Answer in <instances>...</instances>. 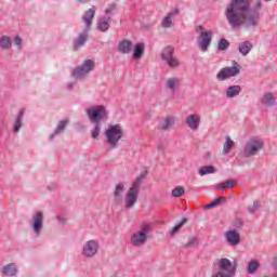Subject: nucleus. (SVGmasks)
<instances>
[{
	"mask_svg": "<svg viewBox=\"0 0 277 277\" xmlns=\"http://www.w3.org/2000/svg\"><path fill=\"white\" fill-rule=\"evenodd\" d=\"M262 8L261 0H256L253 9L250 0H232L225 10V17L232 29L245 27L249 31V29L259 27Z\"/></svg>",
	"mask_w": 277,
	"mask_h": 277,
	"instance_id": "1",
	"label": "nucleus"
},
{
	"mask_svg": "<svg viewBox=\"0 0 277 277\" xmlns=\"http://www.w3.org/2000/svg\"><path fill=\"white\" fill-rule=\"evenodd\" d=\"M94 14H96V11L94 9H89L82 16V21L85 24V29L83 32L79 34L76 39H74V51H79V49L84 47L88 42V38H90L88 31H90V27H92V18H94Z\"/></svg>",
	"mask_w": 277,
	"mask_h": 277,
	"instance_id": "2",
	"label": "nucleus"
},
{
	"mask_svg": "<svg viewBox=\"0 0 277 277\" xmlns=\"http://www.w3.org/2000/svg\"><path fill=\"white\" fill-rule=\"evenodd\" d=\"M144 179H146V175L141 174L129 188L124 199L126 209H133V207H135L137 196H140V187H142V181H144Z\"/></svg>",
	"mask_w": 277,
	"mask_h": 277,
	"instance_id": "3",
	"label": "nucleus"
},
{
	"mask_svg": "<svg viewBox=\"0 0 277 277\" xmlns=\"http://www.w3.org/2000/svg\"><path fill=\"white\" fill-rule=\"evenodd\" d=\"M85 114L90 122H92L93 124H101V122H105V120L109 118V113L107 111V108L103 105L89 107L85 109Z\"/></svg>",
	"mask_w": 277,
	"mask_h": 277,
	"instance_id": "4",
	"label": "nucleus"
},
{
	"mask_svg": "<svg viewBox=\"0 0 277 277\" xmlns=\"http://www.w3.org/2000/svg\"><path fill=\"white\" fill-rule=\"evenodd\" d=\"M237 272V266L226 258L219 261V271L211 277H234Z\"/></svg>",
	"mask_w": 277,
	"mask_h": 277,
	"instance_id": "5",
	"label": "nucleus"
},
{
	"mask_svg": "<svg viewBox=\"0 0 277 277\" xmlns=\"http://www.w3.org/2000/svg\"><path fill=\"white\" fill-rule=\"evenodd\" d=\"M263 141L259 137H251L243 148V157H254V155H259L261 150H263Z\"/></svg>",
	"mask_w": 277,
	"mask_h": 277,
	"instance_id": "6",
	"label": "nucleus"
},
{
	"mask_svg": "<svg viewBox=\"0 0 277 277\" xmlns=\"http://www.w3.org/2000/svg\"><path fill=\"white\" fill-rule=\"evenodd\" d=\"M105 135L107 137V143L113 146V148H116L118 146V142L122 140V135L124 133L122 132V127L120 124L110 126L106 132Z\"/></svg>",
	"mask_w": 277,
	"mask_h": 277,
	"instance_id": "7",
	"label": "nucleus"
},
{
	"mask_svg": "<svg viewBox=\"0 0 277 277\" xmlns=\"http://www.w3.org/2000/svg\"><path fill=\"white\" fill-rule=\"evenodd\" d=\"M94 61L85 60L81 66H78L72 70V77H75V79H83L88 72L94 70Z\"/></svg>",
	"mask_w": 277,
	"mask_h": 277,
	"instance_id": "8",
	"label": "nucleus"
},
{
	"mask_svg": "<svg viewBox=\"0 0 277 277\" xmlns=\"http://www.w3.org/2000/svg\"><path fill=\"white\" fill-rule=\"evenodd\" d=\"M161 58L168 64L169 68H179L181 66L179 58L174 57V48L172 47H167L162 50Z\"/></svg>",
	"mask_w": 277,
	"mask_h": 277,
	"instance_id": "9",
	"label": "nucleus"
},
{
	"mask_svg": "<svg viewBox=\"0 0 277 277\" xmlns=\"http://www.w3.org/2000/svg\"><path fill=\"white\" fill-rule=\"evenodd\" d=\"M239 68L240 66L237 63L232 67H224L216 74V79L219 81H226V79H230V77H237V75L241 72Z\"/></svg>",
	"mask_w": 277,
	"mask_h": 277,
	"instance_id": "10",
	"label": "nucleus"
},
{
	"mask_svg": "<svg viewBox=\"0 0 277 277\" xmlns=\"http://www.w3.org/2000/svg\"><path fill=\"white\" fill-rule=\"evenodd\" d=\"M44 227V213L37 211L32 214V230L36 237H40L42 228Z\"/></svg>",
	"mask_w": 277,
	"mask_h": 277,
	"instance_id": "11",
	"label": "nucleus"
},
{
	"mask_svg": "<svg viewBox=\"0 0 277 277\" xmlns=\"http://www.w3.org/2000/svg\"><path fill=\"white\" fill-rule=\"evenodd\" d=\"M100 245L97 240H89L84 243L82 248V254L87 259H92V256H96L98 253Z\"/></svg>",
	"mask_w": 277,
	"mask_h": 277,
	"instance_id": "12",
	"label": "nucleus"
},
{
	"mask_svg": "<svg viewBox=\"0 0 277 277\" xmlns=\"http://www.w3.org/2000/svg\"><path fill=\"white\" fill-rule=\"evenodd\" d=\"M201 42L199 43V49L203 53L209 51L211 45V40H213V32L211 30L200 32Z\"/></svg>",
	"mask_w": 277,
	"mask_h": 277,
	"instance_id": "13",
	"label": "nucleus"
},
{
	"mask_svg": "<svg viewBox=\"0 0 277 277\" xmlns=\"http://www.w3.org/2000/svg\"><path fill=\"white\" fill-rule=\"evenodd\" d=\"M225 238L229 246H239V243H241V235L237 229L227 230L225 233Z\"/></svg>",
	"mask_w": 277,
	"mask_h": 277,
	"instance_id": "14",
	"label": "nucleus"
},
{
	"mask_svg": "<svg viewBox=\"0 0 277 277\" xmlns=\"http://www.w3.org/2000/svg\"><path fill=\"white\" fill-rule=\"evenodd\" d=\"M185 122L188 129H190V131H198L200 127V115L198 114L188 115L186 117Z\"/></svg>",
	"mask_w": 277,
	"mask_h": 277,
	"instance_id": "15",
	"label": "nucleus"
},
{
	"mask_svg": "<svg viewBox=\"0 0 277 277\" xmlns=\"http://www.w3.org/2000/svg\"><path fill=\"white\" fill-rule=\"evenodd\" d=\"M148 241V236L144 234L143 232H137L132 235L131 237V243L132 246H135L136 248H140V246H144Z\"/></svg>",
	"mask_w": 277,
	"mask_h": 277,
	"instance_id": "16",
	"label": "nucleus"
},
{
	"mask_svg": "<svg viewBox=\"0 0 277 277\" xmlns=\"http://www.w3.org/2000/svg\"><path fill=\"white\" fill-rule=\"evenodd\" d=\"M180 14V10L179 8H175L173 11L169 12L161 21V27L163 29H170V27H172L173 23H172V17L173 16H179Z\"/></svg>",
	"mask_w": 277,
	"mask_h": 277,
	"instance_id": "17",
	"label": "nucleus"
},
{
	"mask_svg": "<svg viewBox=\"0 0 277 277\" xmlns=\"http://www.w3.org/2000/svg\"><path fill=\"white\" fill-rule=\"evenodd\" d=\"M117 51L119 53H122L123 55H127L133 51V41L129 39H123L122 41L119 42L117 47Z\"/></svg>",
	"mask_w": 277,
	"mask_h": 277,
	"instance_id": "18",
	"label": "nucleus"
},
{
	"mask_svg": "<svg viewBox=\"0 0 277 277\" xmlns=\"http://www.w3.org/2000/svg\"><path fill=\"white\" fill-rule=\"evenodd\" d=\"M69 123H70V119L61 120L57 123L54 130V133L50 135V140H53L55 135H60L61 133H64V131H66V127H68Z\"/></svg>",
	"mask_w": 277,
	"mask_h": 277,
	"instance_id": "19",
	"label": "nucleus"
},
{
	"mask_svg": "<svg viewBox=\"0 0 277 277\" xmlns=\"http://www.w3.org/2000/svg\"><path fill=\"white\" fill-rule=\"evenodd\" d=\"M111 22V17L109 15H104L97 21V29L98 31H107L109 29V23Z\"/></svg>",
	"mask_w": 277,
	"mask_h": 277,
	"instance_id": "20",
	"label": "nucleus"
},
{
	"mask_svg": "<svg viewBox=\"0 0 277 277\" xmlns=\"http://www.w3.org/2000/svg\"><path fill=\"white\" fill-rule=\"evenodd\" d=\"M17 273H18V269L16 268V265L14 263L6 264L2 268V276H4V277L16 276Z\"/></svg>",
	"mask_w": 277,
	"mask_h": 277,
	"instance_id": "21",
	"label": "nucleus"
},
{
	"mask_svg": "<svg viewBox=\"0 0 277 277\" xmlns=\"http://www.w3.org/2000/svg\"><path fill=\"white\" fill-rule=\"evenodd\" d=\"M25 116V109L22 108L18 114L17 117L15 119L14 126H13V131L15 133H18L21 131V128L23 127V118Z\"/></svg>",
	"mask_w": 277,
	"mask_h": 277,
	"instance_id": "22",
	"label": "nucleus"
},
{
	"mask_svg": "<svg viewBox=\"0 0 277 277\" xmlns=\"http://www.w3.org/2000/svg\"><path fill=\"white\" fill-rule=\"evenodd\" d=\"M144 49H145V44L140 42L136 43L133 50V60H142V57H144Z\"/></svg>",
	"mask_w": 277,
	"mask_h": 277,
	"instance_id": "23",
	"label": "nucleus"
},
{
	"mask_svg": "<svg viewBox=\"0 0 277 277\" xmlns=\"http://www.w3.org/2000/svg\"><path fill=\"white\" fill-rule=\"evenodd\" d=\"M252 42L250 41H243L239 44L238 47V51L239 53H241V55L246 56L248 55V53H250V51H252Z\"/></svg>",
	"mask_w": 277,
	"mask_h": 277,
	"instance_id": "24",
	"label": "nucleus"
},
{
	"mask_svg": "<svg viewBox=\"0 0 277 277\" xmlns=\"http://www.w3.org/2000/svg\"><path fill=\"white\" fill-rule=\"evenodd\" d=\"M262 104L266 107H273V105H276V97L273 93H265L262 98Z\"/></svg>",
	"mask_w": 277,
	"mask_h": 277,
	"instance_id": "25",
	"label": "nucleus"
},
{
	"mask_svg": "<svg viewBox=\"0 0 277 277\" xmlns=\"http://www.w3.org/2000/svg\"><path fill=\"white\" fill-rule=\"evenodd\" d=\"M240 93H241L240 85H232L226 90L227 98H235V96H239Z\"/></svg>",
	"mask_w": 277,
	"mask_h": 277,
	"instance_id": "26",
	"label": "nucleus"
},
{
	"mask_svg": "<svg viewBox=\"0 0 277 277\" xmlns=\"http://www.w3.org/2000/svg\"><path fill=\"white\" fill-rule=\"evenodd\" d=\"M0 47L2 51H8L9 49H12V39H10L9 36H2L0 38Z\"/></svg>",
	"mask_w": 277,
	"mask_h": 277,
	"instance_id": "27",
	"label": "nucleus"
},
{
	"mask_svg": "<svg viewBox=\"0 0 277 277\" xmlns=\"http://www.w3.org/2000/svg\"><path fill=\"white\" fill-rule=\"evenodd\" d=\"M234 146H235V141H232L230 136H226L225 143L223 145V155H229Z\"/></svg>",
	"mask_w": 277,
	"mask_h": 277,
	"instance_id": "28",
	"label": "nucleus"
},
{
	"mask_svg": "<svg viewBox=\"0 0 277 277\" xmlns=\"http://www.w3.org/2000/svg\"><path fill=\"white\" fill-rule=\"evenodd\" d=\"M217 172V169L213 166H205L199 169V175L205 176L207 174H215Z\"/></svg>",
	"mask_w": 277,
	"mask_h": 277,
	"instance_id": "29",
	"label": "nucleus"
},
{
	"mask_svg": "<svg viewBox=\"0 0 277 277\" xmlns=\"http://www.w3.org/2000/svg\"><path fill=\"white\" fill-rule=\"evenodd\" d=\"M259 267H261V263H259V261H256V260H251L248 263L247 272H248V274H255L256 269H259Z\"/></svg>",
	"mask_w": 277,
	"mask_h": 277,
	"instance_id": "30",
	"label": "nucleus"
},
{
	"mask_svg": "<svg viewBox=\"0 0 277 277\" xmlns=\"http://www.w3.org/2000/svg\"><path fill=\"white\" fill-rule=\"evenodd\" d=\"M172 124H174V119H172V117H167L160 122V129L162 131H168Z\"/></svg>",
	"mask_w": 277,
	"mask_h": 277,
	"instance_id": "31",
	"label": "nucleus"
},
{
	"mask_svg": "<svg viewBox=\"0 0 277 277\" xmlns=\"http://www.w3.org/2000/svg\"><path fill=\"white\" fill-rule=\"evenodd\" d=\"M185 224H187V217H183L182 221L170 230L171 237H174V235H176Z\"/></svg>",
	"mask_w": 277,
	"mask_h": 277,
	"instance_id": "32",
	"label": "nucleus"
},
{
	"mask_svg": "<svg viewBox=\"0 0 277 277\" xmlns=\"http://www.w3.org/2000/svg\"><path fill=\"white\" fill-rule=\"evenodd\" d=\"M185 195V188H183V186H176L172 192H171V196L173 198H181V196Z\"/></svg>",
	"mask_w": 277,
	"mask_h": 277,
	"instance_id": "33",
	"label": "nucleus"
},
{
	"mask_svg": "<svg viewBox=\"0 0 277 277\" xmlns=\"http://www.w3.org/2000/svg\"><path fill=\"white\" fill-rule=\"evenodd\" d=\"M122 194H124V183L120 182L115 188L114 196L115 198H120Z\"/></svg>",
	"mask_w": 277,
	"mask_h": 277,
	"instance_id": "34",
	"label": "nucleus"
},
{
	"mask_svg": "<svg viewBox=\"0 0 277 277\" xmlns=\"http://www.w3.org/2000/svg\"><path fill=\"white\" fill-rule=\"evenodd\" d=\"M228 47H230V42L228 40H226L225 38H222L219 40L217 49L220 51H226V49H228Z\"/></svg>",
	"mask_w": 277,
	"mask_h": 277,
	"instance_id": "35",
	"label": "nucleus"
},
{
	"mask_svg": "<svg viewBox=\"0 0 277 277\" xmlns=\"http://www.w3.org/2000/svg\"><path fill=\"white\" fill-rule=\"evenodd\" d=\"M176 83H179V78H169L167 80V88L174 92L176 90Z\"/></svg>",
	"mask_w": 277,
	"mask_h": 277,
	"instance_id": "36",
	"label": "nucleus"
},
{
	"mask_svg": "<svg viewBox=\"0 0 277 277\" xmlns=\"http://www.w3.org/2000/svg\"><path fill=\"white\" fill-rule=\"evenodd\" d=\"M94 128L91 131V135L93 137V140H96V137H98V135H101V123H94Z\"/></svg>",
	"mask_w": 277,
	"mask_h": 277,
	"instance_id": "37",
	"label": "nucleus"
},
{
	"mask_svg": "<svg viewBox=\"0 0 277 277\" xmlns=\"http://www.w3.org/2000/svg\"><path fill=\"white\" fill-rule=\"evenodd\" d=\"M140 233H143L144 235L148 236V233H153V225L150 223L144 224Z\"/></svg>",
	"mask_w": 277,
	"mask_h": 277,
	"instance_id": "38",
	"label": "nucleus"
},
{
	"mask_svg": "<svg viewBox=\"0 0 277 277\" xmlns=\"http://www.w3.org/2000/svg\"><path fill=\"white\" fill-rule=\"evenodd\" d=\"M260 207H261V203L259 202V200H255V201H253L252 206L248 207V211H249V213L254 214V213H256V209H259Z\"/></svg>",
	"mask_w": 277,
	"mask_h": 277,
	"instance_id": "39",
	"label": "nucleus"
},
{
	"mask_svg": "<svg viewBox=\"0 0 277 277\" xmlns=\"http://www.w3.org/2000/svg\"><path fill=\"white\" fill-rule=\"evenodd\" d=\"M198 238L193 237L188 242L184 243V248H194V246H198Z\"/></svg>",
	"mask_w": 277,
	"mask_h": 277,
	"instance_id": "40",
	"label": "nucleus"
},
{
	"mask_svg": "<svg viewBox=\"0 0 277 277\" xmlns=\"http://www.w3.org/2000/svg\"><path fill=\"white\" fill-rule=\"evenodd\" d=\"M222 184H223V187H225V189H228L230 187H235V185H237V181L235 180L225 181Z\"/></svg>",
	"mask_w": 277,
	"mask_h": 277,
	"instance_id": "41",
	"label": "nucleus"
},
{
	"mask_svg": "<svg viewBox=\"0 0 277 277\" xmlns=\"http://www.w3.org/2000/svg\"><path fill=\"white\" fill-rule=\"evenodd\" d=\"M116 8H117L116 3L109 4V6L105 10L106 16H109V14H111V12H116Z\"/></svg>",
	"mask_w": 277,
	"mask_h": 277,
	"instance_id": "42",
	"label": "nucleus"
},
{
	"mask_svg": "<svg viewBox=\"0 0 277 277\" xmlns=\"http://www.w3.org/2000/svg\"><path fill=\"white\" fill-rule=\"evenodd\" d=\"M14 43L16 44V47H18L19 51L23 49V39L21 38V36H16L14 38Z\"/></svg>",
	"mask_w": 277,
	"mask_h": 277,
	"instance_id": "43",
	"label": "nucleus"
},
{
	"mask_svg": "<svg viewBox=\"0 0 277 277\" xmlns=\"http://www.w3.org/2000/svg\"><path fill=\"white\" fill-rule=\"evenodd\" d=\"M234 226H235L236 228H241V226H243V221H242L241 219H236V220L234 221Z\"/></svg>",
	"mask_w": 277,
	"mask_h": 277,
	"instance_id": "44",
	"label": "nucleus"
},
{
	"mask_svg": "<svg viewBox=\"0 0 277 277\" xmlns=\"http://www.w3.org/2000/svg\"><path fill=\"white\" fill-rule=\"evenodd\" d=\"M222 202H226V197H219L214 199V203L216 205V207H219V205H222Z\"/></svg>",
	"mask_w": 277,
	"mask_h": 277,
	"instance_id": "45",
	"label": "nucleus"
},
{
	"mask_svg": "<svg viewBox=\"0 0 277 277\" xmlns=\"http://www.w3.org/2000/svg\"><path fill=\"white\" fill-rule=\"evenodd\" d=\"M213 207H217V205L215 203V201H212V202L206 205V209H213Z\"/></svg>",
	"mask_w": 277,
	"mask_h": 277,
	"instance_id": "46",
	"label": "nucleus"
},
{
	"mask_svg": "<svg viewBox=\"0 0 277 277\" xmlns=\"http://www.w3.org/2000/svg\"><path fill=\"white\" fill-rule=\"evenodd\" d=\"M57 217V220H58V222H60V224H67V220L66 219H63V217H60V216H56Z\"/></svg>",
	"mask_w": 277,
	"mask_h": 277,
	"instance_id": "47",
	"label": "nucleus"
},
{
	"mask_svg": "<svg viewBox=\"0 0 277 277\" xmlns=\"http://www.w3.org/2000/svg\"><path fill=\"white\" fill-rule=\"evenodd\" d=\"M157 149H158V150H161V153H163V150H166V147L163 146V144H159V145L157 146Z\"/></svg>",
	"mask_w": 277,
	"mask_h": 277,
	"instance_id": "48",
	"label": "nucleus"
},
{
	"mask_svg": "<svg viewBox=\"0 0 277 277\" xmlns=\"http://www.w3.org/2000/svg\"><path fill=\"white\" fill-rule=\"evenodd\" d=\"M215 189L222 190V189H225V186H224V184H219L215 186Z\"/></svg>",
	"mask_w": 277,
	"mask_h": 277,
	"instance_id": "49",
	"label": "nucleus"
},
{
	"mask_svg": "<svg viewBox=\"0 0 277 277\" xmlns=\"http://www.w3.org/2000/svg\"><path fill=\"white\" fill-rule=\"evenodd\" d=\"M75 88V83L70 82L67 84V90H72Z\"/></svg>",
	"mask_w": 277,
	"mask_h": 277,
	"instance_id": "50",
	"label": "nucleus"
},
{
	"mask_svg": "<svg viewBox=\"0 0 277 277\" xmlns=\"http://www.w3.org/2000/svg\"><path fill=\"white\" fill-rule=\"evenodd\" d=\"M77 1V3H88V2H90L91 0H76Z\"/></svg>",
	"mask_w": 277,
	"mask_h": 277,
	"instance_id": "51",
	"label": "nucleus"
},
{
	"mask_svg": "<svg viewBox=\"0 0 277 277\" xmlns=\"http://www.w3.org/2000/svg\"><path fill=\"white\" fill-rule=\"evenodd\" d=\"M203 29L205 28L202 27V25H199L198 28H197V31H203Z\"/></svg>",
	"mask_w": 277,
	"mask_h": 277,
	"instance_id": "52",
	"label": "nucleus"
},
{
	"mask_svg": "<svg viewBox=\"0 0 277 277\" xmlns=\"http://www.w3.org/2000/svg\"><path fill=\"white\" fill-rule=\"evenodd\" d=\"M264 1L267 3V2H269V1H272V0H264Z\"/></svg>",
	"mask_w": 277,
	"mask_h": 277,
	"instance_id": "53",
	"label": "nucleus"
},
{
	"mask_svg": "<svg viewBox=\"0 0 277 277\" xmlns=\"http://www.w3.org/2000/svg\"><path fill=\"white\" fill-rule=\"evenodd\" d=\"M273 277H277V274H274Z\"/></svg>",
	"mask_w": 277,
	"mask_h": 277,
	"instance_id": "54",
	"label": "nucleus"
}]
</instances>
